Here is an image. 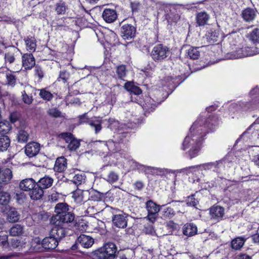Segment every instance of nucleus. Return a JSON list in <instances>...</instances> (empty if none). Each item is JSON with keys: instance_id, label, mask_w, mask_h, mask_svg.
I'll return each mask as SVG.
<instances>
[{"instance_id": "1", "label": "nucleus", "mask_w": 259, "mask_h": 259, "mask_svg": "<svg viewBox=\"0 0 259 259\" xmlns=\"http://www.w3.org/2000/svg\"><path fill=\"white\" fill-rule=\"evenodd\" d=\"M214 118H209L207 121L204 119H197L190 128V132L183 143L182 149L185 150L190 147L195 146L201 143L203 137L209 131L213 130L215 125Z\"/></svg>"}, {"instance_id": "2", "label": "nucleus", "mask_w": 259, "mask_h": 259, "mask_svg": "<svg viewBox=\"0 0 259 259\" xmlns=\"http://www.w3.org/2000/svg\"><path fill=\"white\" fill-rule=\"evenodd\" d=\"M117 248L113 243H107L102 247L91 252L93 259H117L115 255Z\"/></svg>"}, {"instance_id": "3", "label": "nucleus", "mask_w": 259, "mask_h": 259, "mask_svg": "<svg viewBox=\"0 0 259 259\" xmlns=\"http://www.w3.org/2000/svg\"><path fill=\"white\" fill-rule=\"evenodd\" d=\"M19 51L17 48L13 47L11 50L6 52L4 55L5 65L11 68V71L13 72H19L22 68L20 64H13L16 61V57Z\"/></svg>"}, {"instance_id": "4", "label": "nucleus", "mask_w": 259, "mask_h": 259, "mask_svg": "<svg viewBox=\"0 0 259 259\" xmlns=\"http://www.w3.org/2000/svg\"><path fill=\"white\" fill-rule=\"evenodd\" d=\"M170 54L169 48L162 44L155 46L151 52L152 59L157 62H161L166 59Z\"/></svg>"}, {"instance_id": "5", "label": "nucleus", "mask_w": 259, "mask_h": 259, "mask_svg": "<svg viewBox=\"0 0 259 259\" xmlns=\"http://www.w3.org/2000/svg\"><path fill=\"white\" fill-rule=\"evenodd\" d=\"M59 137L64 140L68 144L67 147L70 150H75L80 146L79 141L71 133H62L59 135Z\"/></svg>"}, {"instance_id": "6", "label": "nucleus", "mask_w": 259, "mask_h": 259, "mask_svg": "<svg viewBox=\"0 0 259 259\" xmlns=\"http://www.w3.org/2000/svg\"><path fill=\"white\" fill-rule=\"evenodd\" d=\"M74 219V215L71 212L66 213L60 217H52L51 222L54 225L63 226L64 224L71 223Z\"/></svg>"}, {"instance_id": "7", "label": "nucleus", "mask_w": 259, "mask_h": 259, "mask_svg": "<svg viewBox=\"0 0 259 259\" xmlns=\"http://www.w3.org/2000/svg\"><path fill=\"white\" fill-rule=\"evenodd\" d=\"M80 122L88 123L92 128H94L96 134L100 132L102 129L101 124L102 123V121L99 118L94 117L91 119H89L87 118L85 115H83L80 117Z\"/></svg>"}, {"instance_id": "8", "label": "nucleus", "mask_w": 259, "mask_h": 259, "mask_svg": "<svg viewBox=\"0 0 259 259\" xmlns=\"http://www.w3.org/2000/svg\"><path fill=\"white\" fill-rule=\"evenodd\" d=\"M128 215L125 213L114 214L112 218V221L114 226L119 228H125L127 225Z\"/></svg>"}, {"instance_id": "9", "label": "nucleus", "mask_w": 259, "mask_h": 259, "mask_svg": "<svg viewBox=\"0 0 259 259\" xmlns=\"http://www.w3.org/2000/svg\"><path fill=\"white\" fill-rule=\"evenodd\" d=\"M35 65V60L32 54L25 53L22 56V67L25 70L31 69Z\"/></svg>"}, {"instance_id": "10", "label": "nucleus", "mask_w": 259, "mask_h": 259, "mask_svg": "<svg viewBox=\"0 0 259 259\" xmlns=\"http://www.w3.org/2000/svg\"><path fill=\"white\" fill-rule=\"evenodd\" d=\"M224 208L219 205H213L209 208L210 219L217 221L220 220L224 215Z\"/></svg>"}, {"instance_id": "11", "label": "nucleus", "mask_w": 259, "mask_h": 259, "mask_svg": "<svg viewBox=\"0 0 259 259\" xmlns=\"http://www.w3.org/2000/svg\"><path fill=\"white\" fill-rule=\"evenodd\" d=\"M40 145L36 142H30L25 146V153L29 157L36 156L39 152Z\"/></svg>"}, {"instance_id": "12", "label": "nucleus", "mask_w": 259, "mask_h": 259, "mask_svg": "<svg viewBox=\"0 0 259 259\" xmlns=\"http://www.w3.org/2000/svg\"><path fill=\"white\" fill-rule=\"evenodd\" d=\"M226 161L220 160L214 162H210L203 164L201 165L202 168L206 170L209 169L213 167L215 168V171L218 172H222V169L224 168L226 164Z\"/></svg>"}, {"instance_id": "13", "label": "nucleus", "mask_w": 259, "mask_h": 259, "mask_svg": "<svg viewBox=\"0 0 259 259\" xmlns=\"http://www.w3.org/2000/svg\"><path fill=\"white\" fill-rule=\"evenodd\" d=\"M122 37L124 39H128L133 38L136 33V28L131 24H124L121 29Z\"/></svg>"}, {"instance_id": "14", "label": "nucleus", "mask_w": 259, "mask_h": 259, "mask_svg": "<svg viewBox=\"0 0 259 259\" xmlns=\"http://www.w3.org/2000/svg\"><path fill=\"white\" fill-rule=\"evenodd\" d=\"M59 241L51 236L45 238L41 242L42 246L46 249H55L58 245Z\"/></svg>"}, {"instance_id": "15", "label": "nucleus", "mask_w": 259, "mask_h": 259, "mask_svg": "<svg viewBox=\"0 0 259 259\" xmlns=\"http://www.w3.org/2000/svg\"><path fill=\"white\" fill-rule=\"evenodd\" d=\"M102 17L107 23H110L116 20L117 15L115 10L105 9L102 13Z\"/></svg>"}, {"instance_id": "16", "label": "nucleus", "mask_w": 259, "mask_h": 259, "mask_svg": "<svg viewBox=\"0 0 259 259\" xmlns=\"http://www.w3.org/2000/svg\"><path fill=\"white\" fill-rule=\"evenodd\" d=\"M197 231V227L193 223H186L182 228L183 234L187 237L195 235Z\"/></svg>"}, {"instance_id": "17", "label": "nucleus", "mask_w": 259, "mask_h": 259, "mask_svg": "<svg viewBox=\"0 0 259 259\" xmlns=\"http://www.w3.org/2000/svg\"><path fill=\"white\" fill-rule=\"evenodd\" d=\"M50 235L59 241L65 236V232L63 226L54 225L50 231Z\"/></svg>"}, {"instance_id": "18", "label": "nucleus", "mask_w": 259, "mask_h": 259, "mask_svg": "<svg viewBox=\"0 0 259 259\" xmlns=\"http://www.w3.org/2000/svg\"><path fill=\"white\" fill-rule=\"evenodd\" d=\"M36 91V89L32 88L31 86L27 85L25 87V90L22 92V98L23 102L28 105L31 104L33 101V98L31 95H29L30 92Z\"/></svg>"}, {"instance_id": "19", "label": "nucleus", "mask_w": 259, "mask_h": 259, "mask_svg": "<svg viewBox=\"0 0 259 259\" xmlns=\"http://www.w3.org/2000/svg\"><path fill=\"white\" fill-rule=\"evenodd\" d=\"M77 241L82 247L88 248L93 245L94 239L89 236L82 234L78 237Z\"/></svg>"}, {"instance_id": "20", "label": "nucleus", "mask_w": 259, "mask_h": 259, "mask_svg": "<svg viewBox=\"0 0 259 259\" xmlns=\"http://www.w3.org/2000/svg\"><path fill=\"white\" fill-rule=\"evenodd\" d=\"M251 55L252 54L250 51V49L248 47H245L236 50L235 52H233V54H231V57H230V58L238 59L248 57Z\"/></svg>"}, {"instance_id": "21", "label": "nucleus", "mask_w": 259, "mask_h": 259, "mask_svg": "<svg viewBox=\"0 0 259 259\" xmlns=\"http://www.w3.org/2000/svg\"><path fill=\"white\" fill-rule=\"evenodd\" d=\"M29 137V134L28 127L25 126L18 129L17 135V139L18 142H26L28 140Z\"/></svg>"}, {"instance_id": "22", "label": "nucleus", "mask_w": 259, "mask_h": 259, "mask_svg": "<svg viewBox=\"0 0 259 259\" xmlns=\"http://www.w3.org/2000/svg\"><path fill=\"white\" fill-rule=\"evenodd\" d=\"M35 185V182L33 179L28 178L23 180L20 182L19 187L22 190L28 191L34 188Z\"/></svg>"}, {"instance_id": "23", "label": "nucleus", "mask_w": 259, "mask_h": 259, "mask_svg": "<svg viewBox=\"0 0 259 259\" xmlns=\"http://www.w3.org/2000/svg\"><path fill=\"white\" fill-rule=\"evenodd\" d=\"M67 168V160L63 157H60L58 158L55 162L54 167L55 171L61 172L64 171Z\"/></svg>"}, {"instance_id": "24", "label": "nucleus", "mask_w": 259, "mask_h": 259, "mask_svg": "<svg viewBox=\"0 0 259 259\" xmlns=\"http://www.w3.org/2000/svg\"><path fill=\"white\" fill-rule=\"evenodd\" d=\"M55 212L56 214L53 217H59L60 215H62L63 214L66 213H69L70 211H69V206L67 204L65 203H59L56 205L55 207Z\"/></svg>"}, {"instance_id": "25", "label": "nucleus", "mask_w": 259, "mask_h": 259, "mask_svg": "<svg viewBox=\"0 0 259 259\" xmlns=\"http://www.w3.org/2000/svg\"><path fill=\"white\" fill-rule=\"evenodd\" d=\"M26 242L22 239L12 238L9 241V250L17 249L20 250L25 246Z\"/></svg>"}, {"instance_id": "26", "label": "nucleus", "mask_w": 259, "mask_h": 259, "mask_svg": "<svg viewBox=\"0 0 259 259\" xmlns=\"http://www.w3.org/2000/svg\"><path fill=\"white\" fill-rule=\"evenodd\" d=\"M256 15V11L255 9L247 8L242 12V16L243 19L247 22L252 21Z\"/></svg>"}, {"instance_id": "27", "label": "nucleus", "mask_w": 259, "mask_h": 259, "mask_svg": "<svg viewBox=\"0 0 259 259\" xmlns=\"http://www.w3.org/2000/svg\"><path fill=\"white\" fill-rule=\"evenodd\" d=\"M89 195V192L88 191H83L80 189H77L73 193L72 197L74 201L78 203H80L83 201H85L84 200V196Z\"/></svg>"}, {"instance_id": "28", "label": "nucleus", "mask_w": 259, "mask_h": 259, "mask_svg": "<svg viewBox=\"0 0 259 259\" xmlns=\"http://www.w3.org/2000/svg\"><path fill=\"white\" fill-rule=\"evenodd\" d=\"M44 195L43 189L37 184L35 185L34 188H33L29 193L30 198L33 200L40 199Z\"/></svg>"}, {"instance_id": "29", "label": "nucleus", "mask_w": 259, "mask_h": 259, "mask_svg": "<svg viewBox=\"0 0 259 259\" xmlns=\"http://www.w3.org/2000/svg\"><path fill=\"white\" fill-rule=\"evenodd\" d=\"M53 182L54 180L53 178L49 176H45L39 180L37 185L42 189H44L52 186Z\"/></svg>"}, {"instance_id": "30", "label": "nucleus", "mask_w": 259, "mask_h": 259, "mask_svg": "<svg viewBox=\"0 0 259 259\" xmlns=\"http://www.w3.org/2000/svg\"><path fill=\"white\" fill-rule=\"evenodd\" d=\"M246 239L243 237H238L233 239L231 243L232 248L235 250H240L244 245Z\"/></svg>"}, {"instance_id": "31", "label": "nucleus", "mask_w": 259, "mask_h": 259, "mask_svg": "<svg viewBox=\"0 0 259 259\" xmlns=\"http://www.w3.org/2000/svg\"><path fill=\"white\" fill-rule=\"evenodd\" d=\"M163 206L164 205L160 206L152 200H148L146 203V209L148 213H158Z\"/></svg>"}, {"instance_id": "32", "label": "nucleus", "mask_w": 259, "mask_h": 259, "mask_svg": "<svg viewBox=\"0 0 259 259\" xmlns=\"http://www.w3.org/2000/svg\"><path fill=\"white\" fill-rule=\"evenodd\" d=\"M25 45L27 51L34 52L36 48V40L33 37H27L25 39Z\"/></svg>"}, {"instance_id": "33", "label": "nucleus", "mask_w": 259, "mask_h": 259, "mask_svg": "<svg viewBox=\"0 0 259 259\" xmlns=\"http://www.w3.org/2000/svg\"><path fill=\"white\" fill-rule=\"evenodd\" d=\"M10 145V139L7 136H0V151H6Z\"/></svg>"}, {"instance_id": "34", "label": "nucleus", "mask_w": 259, "mask_h": 259, "mask_svg": "<svg viewBox=\"0 0 259 259\" xmlns=\"http://www.w3.org/2000/svg\"><path fill=\"white\" fill-rule=\"evenodd\" d=\"M209 18V15L206 13L200 12L197 14L196 16L197 23L199 26H203L206 24Z\"/></svg>"}, {"instance_id": "35", "label": "nucleus", "mask_w": 259, "mask_h": 259, "mask_svg": "<svg viewBox=\"0 0 259 259\" xmlns=\"http://www.w3.org/2000/svg\"><path fill=\"white\" fill-rule=\"evenodd\" d=\"M129 163L131 164V167L133 169H138L142 170H144L145 172H147L148 171L151 170L152 169H154V167H152L151 166H146L144 165L141 164L133 159L130 160L129 161Z\"/></svg>"}, {"instance_id": "36", "label": "nucleus", "mask_w": 259, "mask_h": 259, "mask_svg": "<svg viewBox=\"0 0 259 259\" xmlns=\"http://www.w3.org/2000/svg\"><path fill=\"white\" fill-rule=\"evenodd\" d=\"M19 219V214L15 208H11L8 212L7 220L9 222L14 223Z\"/></svg>"}, {"instance_id": "37", "label": "nucleus", "mask_w": 259, "mask_h": 259, "mask_svg": "<svg viewBox=\"0 0 259 259\" xmlns=\"http://www.w3.org/2000/svg\"><path fill=\"white\" fill-rule=\"evenodd\" d=\"M220 31L213 29L210 30L206 34L207 39L210 42H216L220 38Z\"/></svg>"}, {"instance_id": "38", "label": "nucleus", "mask_w": 259, "mask_h": 259, "mask_svg": "<svg viewBox=\"0 0 259 259\" xmlns=\"http://www.w3.org/2000/svg\"><path fill=\"white\" fill-rule=\"evenodd\" d=\"M124 88L128 92L135 95H140L142 93V90L139 87L135 85L132 82H127L124 85Z\"/></svg>"}, {"instance_id": "39", "label": "nucleus", "mask_w": 259, "mask_h": 259, "mask_svg": "<svg viewBox=\"0 0 259 259\" xmlns=\"http://www.w3.org/2000/svg\"><path fill=\"white\" fill-rule=\"evenodd\" d=\"M161 218L163 219H170L175 214L174 209L169 207H164L161 211Z\"/></svg>"}, {"instance_id": "40", "label": "nucleus", "mask_w": 259, "mask_h": 259, "mask_svg": "<svg viewBox=\"0 0 259 259\" xmlns=\"http://www.w3.org/2000/svg\"><path fill=\"white\" fill-rule=\"evenodd\" d=\"M11 200V195L9 193L5 191L0 192V204L7 205Z\"/></svg>"}, {"instance_id": "41", "label": "nucleus", "mask_w": 259, "mask_h": 259, "mask_svg": "<svg viewBox=\"0 0 259 259\" xmlns=\"http://www.w3.org/2000/svg\"><path fill=\"white\" fill-rule=\"evenodd\" d=\"M23 227L20 225L16 224L13 226L9 231L11 236H16L21 235L23 233Z\"/></svg>"}, {"instance_id": "42", "label": "nucleus", "mask_w": 259, "mask_h": 259, "mask_svg": "<svg viewBox=\"0 0 259 259\" xmlns=\"http://www.w3.org/2000/svg\"><path fill=\"white\" fill-rule=\"evenodd\" d=\"M199 48L191 47L187 52V56L191 59L195 60L199 58L200 52Z\"/></svg>"}, {"instance_id": "43", "label": "nucleus", "mask_w": 259, "mask_h": 259, "mask_svg": "<svg viewBox=\"0 0 259 259\" xmlns=\"http://www.w3.org/2000/svg\"><path fill=\"white\" fill-rule=\"evenodd\" d=\"M249 39L253 44L259 43V29L256 28L253 29L248 36Z\"/></svg>"}, {"instance_id": "44", "label": "nucleus", "mask_w": 259, "mask_h": 259, "mask_svg": "<svg viewBox=\"0 0 259 259\" xmlns=\"http://www.w3.org/2000/svg\"><path fill=\"white\" fill-rule=\"evenodd\" d=\"M1 179L3 182H7L9 181L12 177V172L9 168L5 169L0 174Z\"/></svg>"}, {"instance_id": "45", "label": "nucleus", "mask_w": 259, "mask_h": 259, "mask_svg": "<svg viewBox=\"0 0 259 259\" xmlns=\"http://www.w3.org/2000/svg\"><path fill=\"white\" fill-rule=\"evenodd\" d=\"M85 176L83 173L77 174L73 177L72 181L75 185H79L85 182Z\"/></svg>"}, {"instance_id": "46", "label": "nucleus", "mask_w": 259, "mask_h": 259, "mask_svg": "<svg viewBox=\"0 0 259 259\" xmlns=\"http://www.w3.org/2000/svg\"><path fill=\"white\" fill-rule=\"evenodd\" d=\"M36 91H39V96L44 100L50 101L53 97V94L47 91L46 89H42L41 90H37Z\"/></svg>"}, {"instance_id": "47", "label": "nucleus", "mask_w": 259, "mask_h": 259, "mask_svg": "<svg viewBox=\"0 0 259 259\" xmlns=\"http://www.w3.org/2000/svg\"><path fill=\"white\" fill-rule=\"evenodd\" d=\"M0 245L4 249L9 250V241L7 235L0 234Z\"/></svg>"}, {"instance_id": "48", "label": "nucleus", "mask_w": 259, "mask_h": 259, "mask_svg": "<svg viewBox=\"0 0 259 259\" xmlns=\"http://www.w3.org/2000/svg\"><path fill=\"white\" fill-rule=\"evenodd\" d=\"M116 72L118 77L121 79H123L126 73L125 66L123 65L118 66L116 67Z\"/></svg>"}, {"instance_id": "49", "label": "nucleus", "mask_w": 259, "mask_h": 259, "mask_svg": "<svg viewBox=\"0 0 259 259\" xmlns=\"http://www.w3.org/2000/svg\"><path fill=\"white\" fill-rule=\"evenodd\" d=\"M105 180L109 183L113 184L118 180V176L115 172L111 171L107 175Z\"/></svg>"}, {"instance_id": "50", "label": "nucleus", "mask_w": 259, "mask_h": 259, "mask_svg": "<svg viewBox=\"0 0 259 259\" xmlns=\"http://www.w3.org/2000/svg\"><path fill=\"white\" fill-rule=\"evenodd\" d=\"M200 144L201 143L198 144V145L192 146V147L191 148L189 151V154L190 158H193L198 155L200 150Z\"/></svg>"}, {"instance_id": "51", "label": "nucleus", "mask_w": 259, "mask_h": 259, "mask_svg": "<svg viewBox=\"0 0 259 259\" xmlns=\"http://www.w3.org/2000/svg\"><path fill=\"white\" fill-rule=\"evenodd\" d=\"M70 74L66 71H61L60 72L59 76L58 78L59 81H62L63 83L67 82L69 79Z\"/></svg>"}, {"instance_id": "52", "label": "nucleus", "mask_w": 259, "mask_h": 259, "mask_svg": "<svg viewBox=\"0 0 259 259\" xmlns=\"http://www.w3.org/2000/svg\"><path fill=\"white\" fill-rule=\"evenodd\" d=\"M47 113L50 116L55 118L59 117L61 115V112L56 108L50 109Z\"/></svg>"}, {"instance_id": "53", "label": "nucleus", "mask_w": 259, "mask_h": 259, "mask_svg": "<svg viewBox=\"0 0 259 259\" xmlns=\"http://www.w3.org/2000/svg\"><path fill=\"white\" fill-rule=\"evenodd\" d=\"M66 6L63 3H58L56 5V11L58 14H64L66 12Z\"/></svg>"}, {"instance_id": "54", "label": "nucleus", "mask_w": 259, "mask_h": 259, "mask_svg": "<svg viewBox=\"0 0 259 259\" xmlns=\"http://www.w3.org/2000/svg\"><path fill=\"white\" fill-rule=\"evenodd\" d=\"M198 203V201L197 200V199L195 198L193 195L188 197L187 199V204L189 206H192L196 207Z\"/></svg>"}, {"instance_id": "55", "label": "nucleus", "mask_w": 259, "mask_h": 259, "mask_svg": "<svg viewBox=\"0 0 259 259\" xmlns=\"http://www.w3.org/2000/svg\"><path fill=\"white\" fill-rule=\"evenodd\" d=\"M6 78L9 85L13 86L15 84L16 79L15 75L10 73H7Z\"/></svg>"}, {"instance_id": "56", "label": "nucleus", "mask_w": 259, "mask_h": 259, "mask_svg": "<svg viewBox=\"0 0 259 259\" xmlns=\"http://www.w3.org/2000/svg\"><path fill=\"white\" fill-rule=\"evenodd\" d=\"M10 130L9 124L8 123H0V134H5Z\"/></svg>"}, {"instance_id": "57", "label": "nucleus", "mask_w": 259, "mask_h": 259, "mask_svg": "<svg viewBox=\"0 0 259 259\" xmlns=\"http://www.w3.org/2000/svg\"><path fill=\"white\" fill-rule=\"evenodd\" d=\"M110 123L108 127L112 130H116L119 127V123L118 121L113 119H110L109 120Z\"/></svg>"}, {"instance_id": "58", "label": "nucleus", "mask_w": 259, "mask_h": 259, "mask_svg": "<svg viewBox=\"0 0 259 259\" xmlns=\"http://www.w3.org/2000/svg\"><path fill=\"white\" fill-rule=\"evenodd\" d=\"M14 198L18 203H22L25 198V195L23 192L16 193Z\"/></svg>"}, {"instance_id": "59", "label": "nucleus", "mask_w": 259, "mask_h": 259, "mask_svg": "<svg viewBox=\"0 0 259 259\" xmlns=\"http://www.w3.org/2000/svg\"><path fill=\"white\" fill-rule=\"evenodd\" d=\"M157 215L158 213H148V215L145 219L150 222L154 223L157 219Z\"/></svg>"}, {"instance_id": "60", "label": "nucleus", "mask_w": 259, "mask_h": 259, "mask_svg": "<svg viewBox=\"0 0 259 259\" xmlns=\"http://www.w3.org/2000/svg\"><path fill=\"white\" fill-rule=\"evenodd\" d=\"M34 73H35V75L37 76L39 79H41L43 78L44 72H43L42 69L41 68V67H40L39 66H35V69H34Z\"/></svg>"}, {"instance_id": "61", "label": "nucleus", "mask_w": 259, "mask_h": 259, "mask_svg": "<svg viewBox=\"0 0 259 259\" xmlns=\"http://www.w3.org/2000/svg\"><path fill=\"white\" fill-rule=\"evenodd\" d=\"M134 188L137 190H141L144 187V184L142 181H137L134 184Z\"/></svg>"}, {"instance_id": "62", "label": "nucleus", "mask_w": 259, "mask_h": 259, "mask_svg": "<svg viewBox=\"0 0 259 259\" xmlns=\"http://www.w3.org/2000/svg\"><path fill=\"white\" fill-rule=\"evenodd\" d=\"M144 231L145 233L151 235H153L155 233L154 229L152 225H148L145 227Z\"/></svg>"}, {"instance_id": "63", "label": "nucleus", "mask_w": 259, "mask_h": 259, "mask_svg": "<svg viewBox=\"0 0 259 259\" xmlns=\"http://www.w3.org/2000/svg\"><path fill=\"white\" fill-rule=\"evenodd\" d=\"M237 259H251V257L246 254H241L238 255Z\"/></svg>"}, {"instance_id": "64", "label": "nucleus", "mask_w": 259, "mask_h": 259, "mask_svg": "<svg viewBox=\"0 0 259 259\" xmlns=\"http://www.w3.org/2000/svg\"><path fill=\"white\" fill-rule=\"evenodd\" d=\"M252 160L256 165L259 166V154L254 156Z\"/></svg>"}]
</instances>
